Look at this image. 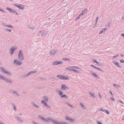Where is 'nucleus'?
<instances>
[{
	"instance_id": "f257e3e1",
	"label": "nucleus",
	"mask_w": 124,
	"mask_h": 124,
	"mask_svg": "<svg viewBox=\"0 0 124 124\" xmlns=\"http://www.w3.org/2000/svg\"><path fill=\"white\" fill-rule=\"evenodd\" d=\"M0 79L3 80H4L7 83L11 84L12 82V81L10 79H8L7 77L2 76L0 75Z\"/></svg>"
},
{
	"instance_id": "f03ea898",
	"label": "nucleus",
	"mask_w": 124,
	"mask_h": 124,
	"mask_svg": "<svg viewBox=\"0 0 124 124\" xmlns=\"http://www.w3.org/2000/svg\"><path fill=\"white\" fill-rule=\"evenodd\" d=\"M47 33V32L45 30H41L39 31L38 33V35L41 37L46 36Z\"/></svg>"
},
{
	"instance_id": "7ed1b4c3",
	"label": "nucleus",
	"mask_w": 124,
	"mask_h": 124,
	"mask_svg": "<svg viewBox=\"0 0 124 124\" xmlns=\"http://www.w3.org/2000/svg\"><path fill=\"white\" fill-rule=\"evenodd\" d=\"M18 57V59L21 60H23L24 59V57L23 54V52L21 50L19 51V54Z\"/></svg>"
},
{
	"instance_id": "20e7f679",
	"label": "nucleus",
	"mask_w": 124,
	"mask_h": 124,
	"mask_svg": "<svg viewBox=\"0 0 124 124\" xmlns=\"http://www.w3.org/2000/svg\"><path fill=\"white\" fill-rule=\"evenodd\" d=\"M0 68L1 70H1L2 71V72L4 73H5L7 75L9 76H10L11 75V73L10 72L7 71L2 67H0Z\"/></svg>"
},
{
	"instance_id": "39448f33",
	"label": "nucleus",
	"mask_w": 124,
	"mask_h": 124,
	"mask_svg": "<svg viewBox=\"0 0 124 124\" xmlns=\"http://www.w3.org/2000/svg\"><path fill=\"white\" fill-rule=\"evenodd\" d=\"M38 117L40 119L42 120L44 122L46 121V122H47V119L45 117L43 116H42L40 115H39L38 116Z\"/></svg>"
},
{
	"instance_id": "423d86ee",
	"label": "nucleus",
	"mask_w": 124,
	"mask_h": 124,
	"mask_svg": "<svg viewBox=\"0 0 124 124\" xmlns=\"http://www.w3.org/2000/svg\"><path fill=\"white\" fill-rule=\"evenodd\" d=\"M90 73L93 76L95 77L97 79H99L100 78V77L97 75L95 73L91 71H90Z\"/></svg>"
},
{
	"instance_id": "0eeeda50",
	"label": "nucleus",
	"mask_w": 124,
	"mask_h": 124,
	"mask_svg": "<svg viewBox=\"0 0 124 124\" xmlns=\"http://www.w3.org/2000/svg\"><path fill=\"white\" fill-rule=\"evenodd\" d=\"M37 72L36 71H31L30 72H29V73H28L27 74H26L24 76V77H27L29 75H31L32 74H33V73H36Z\"/></svg>"
},
{
	"instance_id": "6e6552de",
	"label": "nucleus",
	"mask_w": 124,
	"mask_h": 124,
	"mask_svg": "<svg viewBox=\"0 0 124 124\" xmlns=\"http://www.w3.org/2000/svg\"><path fill=\"white\" fill-rule=\"evenodd\" d=\"M15 46H13L10 48V51L11 55L13 54L14 50L16 49Z\"/></svg>"
},
{
	"instance_id": "1a4fd4ad",
	"label": "nucleus",
	"mask_w": 124,
	"mask_h": 124,
	"mask_svg": "<svg viewBox=\"0 0 124 124\" xmlns=\"http://www.w3.org/2000/svg\"><path fill=\"white\" fill-rule=\"evenodd\" d=\"M70 88L68 86H66L65 84H62V91L64 90L65 91L68 90Z\"/></svg>"
},
{
	"instance_id": "9d476101",
	"label": "nucleus",
	"mask_w": 124,
	"mask_h": 124,
	"mask_svg": "<svg viewBox=\"0 0 124 124\" xmlns=\"http://www.w3.org/2000/svg\"><path fill=\"white\" fill-rule=\"evenodd\" d=\"M14 5L15 6L17 7L18 8H19L20 9L23 10L24 8V6L22 5H17V4H15Z\"/></svg>"
},
{
	"instance_id": "9b49d317",
	"label": "nucleus",
	"mask_w": 124,
	"mask_h": 124,
	"mask_svg": "<svg viewBox=\"0 0 124 124\" xmlns=\"http://www.w3.org/2000/svg\"><path fill=\"white\" fill-rule=\"evenodd\" d=\"M14 63H16V64L21 65L22 64V62L21 61H18L17 60H15L14 61Z\"/></svg>"
},
{
	"instance_id": "f8f14e48",
	"label": "nucleus",
	"mask_w": 124,
	"mask_h": 124,
	"mask_svg": "<svg viewBox=\"0 0 124 124\" xmlns=\"http://www.w3.org/2000/svg\"><path fill=\"white\" fill-rule=\"evenodd\" d=\"M65 118L66 120H68L70 122H71L73 121H74V119H72L70 118L68 116H66L65 117Z\"/></svg>"
},
{
	"instance_id": "ddd939ff",
	"label": "nucleus",
	"mask_w": 124,
	"mask_h": 124,
	"mask_svg": "<svg viewBox=\"0 0 124 124\" xmlns=\"http://www.w3.org/2000/svg\"><path fill=\"white\" fill-rule=\"evenodd\" d=\"M56 51L54 50H52L50 52V54L51 55H54L56 54Z\"/></svg>"
},
{
	"instance_id": "4468645a",
	"label": "nucleus",
	"mask_w": 124,
	"mask_h": 124,
	"mask_svg": "<svg viewBox=\"0 0 124 124\" xmlns=\"http://www.w3.org/2000/svg\"><path fill=\"white\" fill-rule=\"evenodd\" d=\"M62 62L61 61H56L54 62H53V65H56L59 64H61L62 63Z\"/></svg>"
},
{
	"instance_id": "2eb2a0df",
	"label": "nucleus",
	"mask_w": 124,
	"mask_h": 124,
	"mask_svg": "<svg viewBox=\"0 0 124 124\" xmlns=\"http://www.w3.org/2000/svg\"><path fill=\"white\" fill-rule=\"evenodd\" d=\"M6 9L10 11V12H13L14 13H15L16 12V11L15 10L13 9L9 8L7 7Z\"/></svg>"
},
{
	"instance_id": "dca6fc26",
	"label": "nucleus",
	"mask_w": 124,
	"mask_h": 124,
	"mask_svg": "<svg viewBox=\"0 0 124 124\" xmlns=\"http://www.w3.org/2000/svg\"><path fill=\"white\" fill-rule=\"evenodd\" d=\"M87 11V9L86 8L85 9L81 12V15H83L85 14L86 13Z\"/></svg>"
},
{
	"instance_id": "f3484780",
	"label": "nucleus",
	"mask_w": 124,
	"mask_h": 124,
	"mask_svg": "<svg viewBox=\"0 0 124 124\" xmlns=\"http://www.w3.org/2000/svg\"><path fill=\"white\" fill-rule=\"evenodd\" d=\"M114 64L119 68H122V67L117 62H115L114 63Z\"/></svg>"
},
{
	"instance_id": "a211bd4d",
	"label": "nucleus",
	"mask_w": 124,
	"mask_h": 124,
	"mask_svg": "<svg viewBox=\"0 0 124 124\" xmlns=\"http://www.w3.org/2000/svg\"><path fill=\"white\" fill-rule=\"evenodd\" d=\"M53 123L54 124H61V123L57 121H56L55 120H54L53 121Z\"/></svg>"
},
{
	"instance_id": "6ab92c4d",
	"label": "nucleus",
	"mask_w": 124,
	"mask_h": 124,
	"mask_svg": "<svg viewBox=\"0 0 124 124\" xmlns=\"http://www.w3.org/2000/svg\"><path fill=\"white\" fill-rule=\"evenodd\" d=\"M47 122H48L49 121H52L53 122V121H54V120H53L52 118H51L48 117L47 118Z\"/></svg>"
},
{
	"instance_id": "aec40b11",
	"label": "nucleus",
	"mask_w": 124,
	"mask_h": 124,
	"mask_svg": "<svg viewBox=\"0 0 124 124\" xmlns=\"http://www.w3.org/2000/svg\"><path fill=\"white\" fill-rule=\"evenodd\" d=\"M62 61H68L69 62H70L71 61V60L67 58H62Z\"/></svg>"
},
{
	"instance_id": "412c9836",
	"label": "nucleus",
	"mask_w": 124,
	"mask_h": 124,
	"mask_svg": "<svg viewBox=\"0 0 124 124\" xmlns=\"http://www.w3.org/2000/svg\"><path fill=\"white\" fill-rule=\"evenodd\" d=\"M16 118L20 122L22 123L23 122V120L21 118H19L18 117H16Z\"/></svg>"
},
{
	"instance_id": "4be33fe9",
	"label": "nucleus",
	"mask_w": 124,
	"mask_h": 124,
	"mask_svg": "<svg viewBox=\"0 0 124 124\" xmlns=\"http://www.w3.org/2000/svg\"><path fill=\"white\" fill-rule=\"evenodd\" d=\"M72 69L73 68H72V66H71L69 67L66 68V69L69 70L73 71V69Z\"/></svg>"
},
{
	"instance_id": "5701e85b",
	"label": "nucleus",
	"mask_w": 124,
	"mask_h": 124,
	"mask_svg": "<svg viewBox=\"0 0 124 124\" xmlns=\"http://www.w3.org/2000/svg\"><path fill=\"white\" fill-rule=\"evenodd\" d=\"M62 79H64V80H68L69 78L67 76H62Z\"/></svg>"
},
{
	"instance_id": "b1692460",
	"label": "nucleus",
	"mask_w": 124,
	"mask_h": 124,
	"mask_svg": "<svg viewBox=\"0 0 124 124\" xmlns=\"http://www.w3.org/2000/svg\"><path fill=\"white\" fill-rule=\"evenodd\" d=\"M32 104L33 106L37 108H38L39 107V105H37L35 103H33Z\"/></svg>"
},
{
	"instance_id": "393cba45",
	"label": "nucleus",
	"mask_w": 124,
	"mask_h": 124,
	"mask_svg": "<svg viewBox=\"0 0 124 124\" xmlns=\"http://www.w3.org/2000/svg\"><path fill=\"white\" fill-rule=\"evenodd\" d=\"M57 93L60 95L61 96V97H62V92L61 91H58L57 90Z\"/></svg>"
},
{
	"instance_id": "a878e982",
	"label": "nucleus",
	"mask_w": 124,
	"mask_h": 124,
	"mask_svg": "<svg viewBox=\"0 0 124 124\" xmlns=\"http://www.w3.org/2000/svg\"><path fill=\"white\" fill-rule=\"evenodd\" d=\"M13 93L15 95L18 96H19L20 95L16 91H14L13 92Z\"/></svg>"
},
{
	"instance_id": "bb28decb",
	"label": "nucleus",
	"mask_w": 124,
	"mask_h": 124,
	"mask_svg": "<svg viewBox=\"0 0 124 124\" xmlns=\"http://www.w3.org/2000/svg\"><path fill=\"white\" fill-rule=\"evenodd\" d=\"M43 97L45 101H48L49 100L48 97L46 96H44Z\"/></svg>"
},
{
	"instance_id": "cd10ccee",
	"label": "nucleus",
	"mask_w": 124,
	"mask_h": 124,
	"mask_svg": "<svg viewBox=\"0 0 124 124\" xmlns=\"http://www.w3.org/2000/svg\"><path fill=\"white\" fill-rule=\"evenodd\" d=\"M28 27L29 29H31L32 30H33L35 29L34 27H31L30 26H28Z\"/></svg>"
},
{
	"instance_id": "c85d7f7f",
	"label": "nucleus",
	"mask_w": 124,
	"mask_h": 124,
	"mask_svg": "<svg viewBox=\"0 0 124 124\" xmlns=\"http://www.w3.org/2000/svg\"><path fill=\"white\" fill-rule=\"evenodd\" d=\"M89 93L90 94V95L93 98H95L96 97V96L94 95L93 93H92L90 92H89Z\"/></svg>"
},
{
	"instance_id": "c756f323",
	"label": "nucleus",
	"mask_w": 124,
	"mask_h": 124,
	"mask_svg": "<svg viewBox=\"0 0 124 124\" xmlns=\"http://www.w3.org/2000/svg\"><path fill=\"white\" fill-rule=\"evenodd\" d=\"M82 15L81 14L78 16L75 19V21H77L78 20L80 17V16Z\"/></svg>"
},
{
	"instance_id": "7c9ffc66",
	"label": "nucleus",
	"mask_w": 124,
	"mask_h": 124,
	"mask_svg": "<svg viewBox=\"0 0 124 124\" xmlns=\"http://www.w3.org/2000/svg\"><path fill=\"white\" fill-rule=\"evenodd\" d=\"M41 102L45 106H47V104L46 101H41Z\"/></svg>"
},
{
	"instance_id": "2f4dec72",
	"label": "nucleus",
	"mask_w": 124,
	"mask_h": 124,
	"mask_svg": "<svg viewBox=\"0 0 124 124\" xmlns=\"http://www.w3.org/2000/svg\"><path fill=\"white\" fill-rule=\"evenodd\" d=\"M12 105L13 107V108H14V109L15 111H16V107L15 105L13 103H12Z\"/></svg>"
},
{
	"instance_id": "473e14b6",
	"label": "nucleus",
	"mask_w": 124,
	"mask_h": 124,
	"mask_svg": "<svg viewBox=\"0 0 124 124\" xmlns=\"http://www.w3.org/2000/svg\"><path fill=\"white\" fill-rule=\"evenodd\" d=\"M80 104L82 108L85 109V107L84 105H83L82 103H80Z\"/></svg>"
},
{
	"instance_id": "72a5a7b5",
	"label": "nucleus",
	"mask_w": 124,
	"mask_h": 124,
	"mask_svg": "<svg viewBox=\"0 0 124 124\" xmlns=\"http://www.w3.org/2000/svg\"><path fill=\"white\" fill-rule=\"evenodd\" d=\"M73 71H74L77 73H80V72L79 71V70H78L73 69Z\"/></svg>"
},
{
	"instance_id": "f704fd0d",
	"label": "nucleus",
	"mask_w": 124,
	"mask_h": 124,
	"mask_svg": "<svg viewBox=\"0 0 124 124\" xmlns=\"http://www.w3.org/2000/svg\"><path fill=\"white\" fill-rule=\"evenodd\" d=\"M65 98L67 99L68 98V97L65 94L62 95V98Z\"/></svg>"
},
{
	"instance_id": "c9c22d12",
	"label": "nucleus",
	"mask_w": 124,
	"mask_h": 124,
	"mask_svg": "<svg viewBox=\"0 0 124 124\" xmlns=\"http://www.w3.org/2000/svg\"><path fill=\"white\" fill-rule=\"evenodd\" d=\"M72 68L73 69H80V68L77 67V66H72Z\"/></svg>"
},
{
	"instance_id": "e433bc0d",
	"label": "nucleus",
	"mask_w": 124,
	"mask_h": 124,
	"mask_svg": "<svg viewBox=\"0 0 124 124\" xmlns=\"http://www.w3.org/2000/svg\"><path fill=\"white\" fill-rule=\"evenodd\" d=\"M113 85L114 86H115L116 87H117V88L119 87V86L118 85L114 84H113Z\"/></svg>"
},
{
	"instance_id": "4c0bfd02",
	"label": "nucleus",
	"mask_w": 124,
	"mask_h": 124,
	"mask_svg": "<svg viewBox=\"0 0 124 124\" xmlns=\"http://www.w3.org/2000/svg\"><path fill=\"white\" fill-rule=\"evenodd\" d=\"M105 31L104 30V29H103L101 31H100L99 33V34H101L103 32H104Z\"/></svg>"
},
{
	"instance_id": "58836bf2",
	"label": "nucleus",
	"mask_w": 124,
	"mask_h": 124,
	"mask_svg": "<svg viewBox=\"0 0 124 124\" xmlns=\"http://www.w3.org/2000/svg\"><path fill=\"white\" fill-rule=\"evenodd\" d=\"M57 77L61 79H62V75H58L57 76Z\"/></svg>"
},
{
	"instance_id": "ea45409f",
	"label": "nucleus",
	"mask_w": 124,
	"mask_h": 124,
	"mask_svg": "<svg viewBox=\"0 0 124 124\" xmlns=\"http://www.w3.org/2000/svg\"><path fill=\"white\" fill-rule=\"evenodd\" d=\"M5 26L7 27H10V28H12L13 27L11 25H5Z\"/></svg>"
},
{
	"instance_id": "a19ab883",
	"label": "nucleus",
	"mask_w": 124,
	"mask_h": 124,
	"mask_svg": "<svg viewBox=\"0 0 124 124\" xmlns=\"http://www.w3.org/2000/svg\"><path fill=\"white\" fill-rule=\"evenodd\" d=\"M96 69H97L98 70H99L100 71H103V70L101 68H99L97 67Z\"/></svg>"
},
{
	"instance_id": "79ce46f5",
	"label": "nucleus",
	"mask_w": 124,
	"mask_h": 124,
	"mask_svg": "<svg viewBox=\"0 0 124 124\" xmlns=\"http://www.w3.org/2000/svg\"><path fill=\"white\" fill-rule=\"evenodd\" d=\"M99 110L101 111H102L103 112H104L105 110H104L102 108H99Z\"/></svg>"
},
{
	"instance_id": "37998d69",
	"label": "nucleus",
	"mask_w": 124,
	"mask_h": 124,
	"mask_svg": "<svg viewBox=\"0 0 124 124\" xmlns=\"http://www.w3.org/2000/svg\"><path fill=\"white\" fill-rule=\"evenodd\" d=\"M14 91L12 90V89H10L9 90V92L11 93H13Z\"/></svg>"
},
{
	"instance_id": "c03bdc74",
	"label": "nucleus",
	"mask_w": 124,
	"mask_h": 124,
	"mask_svg": "<svg viewBox=\"0 0 124 124\" xmlns=\"http://www.w3.org/2000/svg\"><path fill=\"white\" fill-rule=\"evenodd\" d=\"M105 113H106L107 114H109V112L107 110H105Z\"/></svg>"
},
{
	"instance_id": "a18cd8bd",
	"label": "nucleus",
	"mask_w": 124,
	"mask_h": 124,
	"mask_svg": "<svg viewBox=\"0 0 124 124\" xmlns=\"http://www.w3.org/2000/svg\"><path fill=\"white\" fill-rule=\"evenodd\" d=\"M92 61L93 62H94L95 63H96L97 62V61L95 59H93L92 60Z\"/></svg>"
},
{
	"instance_id": "49530a36",
	"label": "nucleus",
	"mask_w": 124,
	"mask_h": 124,
	"mask_svg": "<svg viewBox=\"0 0 124 124\" xmlns=\"http://www.w3.org/2000/svg\"><path fill=\"white\" fill-rule=\"evenodd\" d=\"M99 95L100 98L102 99V97L101 96V95L100 94V93H99Z\"/></svg>"
},
{
	"instance_id": "de8ad7c7",
	"label": "nucleus",
	"mask_w": 124,
	"mask_h": 124,
	"mask_svg": "<svg viewBox=\"0 0 124 124\" xmlns=\"http://www.w3.org/2000/svg\"><path fill=\"white\" fill-rule=\"evenodd\" d=\"M120 102L121 103L123 104V105H122L123 106H124V102H123V101H118V102Z\"/></svg>"
},
{
	"instance_id": "09e8293b",
	"label": "nucleus",
	"mask_w": 124,
	"mask_h": 124,
	"mask_svg": "<svg viewBox=\"0 0 124 124\" xmlns=\"http://www.w3.org/2000/svg\"><path fill=\"white\" fill-rule=\"evenodd\" d=\"M40 79L42 80H45V79L43 78H40Z\"/></svg>"
},
{
	"instance_id": "8fccbe9b",
	"label": "nucleus",
	"mask_w": 124,
	"mask_h": 124,
	"mask_svg": "<svg viewBox=\"0 0 124 124\" xmlns=\"http://www.w3.org/2000/svg\"><path fill=\"white\" fill-rule=\"evenodd\" d=\"M91 66H92V67H93V68H95L96 69V68H97V67H95V66H94V65H91Z\"/></svg>"
},
{
	"instance_id": "3c124183",
	"label": "nucleus",
	"mask_w": 124,
	"mask_h": 124,
	"mask_svg": "<svg viewBox=\"0 0 124 124\" xmlns=\"http://www.w3.org/2000/svg\"><path fill=\"white\" fill-rule=\"evenodd\" d=\"M120 62H121L123 63L124 62V60H120Z\"/></svg>"
},
{
	"instance_id": "603ef678",
	"label": "nucleus",
	"mask_w": 124,
	"mask_h": 124,
	"mask_svg": "<svg viewBox=\"0 0 124 124\" xmlns=\"http://www.w3.org/2000/svg\"><path fill=\"white\" fill-rule=\"evenodd\" d=\"M0 11H1L2 12H3V13H5V12L4 11L2 10V9H1L0 8Z\"/></svg>"
},
{
	"instance_id": "864d4df0",
	"label": "nucleus",
	"mask_w": 124,
	"mask_h": 124,
	"mask_svg": "<svg viewBox=\"0 0 124 124\" xmlns=\"http://www.w3.org/2000/svg\"><path fill=\"white\" fill-rule=\"evenodd\" d=\"M96 63H97V64L98 65H100V66H101V64L99 62H97Z\"/></svg>"
},
{
	"instance_id": "5fc2aeb1",
	"label": "nucleus",
	"mask_w": 124,
	"mask_h": 124,
	"mask_svg": "<svg viewBox=\"0 0 124 124\" xmlns=\"http://www.w3.org/2000/svg\"><path fill=\"white\" fill-rule=\"evenodd\" d=\"M6 30H7L8 31H9L10 32H11L12 31L11 30H10L8 29H6Z\"/></svg>"
},
{
	"instance_id": "6e6d98bb",
	"label": "nucleus",
	"mask_w": 124,
	"mask_h": 124,
	"mask_svg": "<svg viewBox=\"0 0 124 124\" xmlns=\"http://www.w3.org/2000/svg\"><path fill=\"white\" fill-rule=\"evenodd\" d=\"M118 55V54H116V55L114 56H113V58H116L117 56Z\"/></svg>"
},
{
	"instance_id": "4d7b16f0",
	"label": "nucleus",
	"mask_w": 124,
	"mask_h": 124,
	"mask_svg": "<svg viewBox=\"0 0 124 124\" xmlns=\"http://www.w3.org/2000/svg\"><path fill=\"white\" fill-rule=\"evenodd\" d=\"M46 106L47 107V108H51L50 106L49 105H47V106Z\"/></svg>"
},
{
	"instance_id": "13d9d810",
	"label": "nucleus",
	"mask_w": 124,
	"mask_h": 124,
	"mask_svg": "<svg viewBox=\"0 0 124 124\" xmlns=\"http://www.w3.org/2000/svg\"><path fill=\"white\" fill-rule=\"evenodd\" d=\"M97 124H102V123L99 121H97Z\"/></svg>"
},
{
	"instance_id": "bf43d9fd",
	"label": "nucleus",
	"mask_w": 124,
	"mask_h": 124,
	"mask_svg": "<svg viewBox=\"0 0 124 124\" xmlns=\"http://www.w3.org/2000/svg\"><path fill=\"white\" fill-rule=\"evenodd\" d=\"M98 19H99V17L98 16L97 17L96 19V22L97 21H98Z\"/></svg>"
},
{
	"instance_id": "052dcab7",
	"label": "nucleus",
	"mask_w": 124,
	"mask_h": 124,
	"mask_svg": "<svg viewBox=\"0 0 124 124\" xmlns=\"http://www.w3.org/2000/svg\"><path fill=\"white\" fill-rule=\"evenodd\" d=\"M62 124H68V123H66L65 122H63Z\"/></svg>"
},
{
	"instance_id": "680f3d73",
	"label": "nucleus",
	"mask_w": 124,
	"mask_h": 124,
	"mask_svg": "<svg viewBox=\"0 0 124 124\" xmlns=\"http://www.w3.org/2000/svg\"><path fill=\"white\" fill-rule=\"evenodd\" d=\"M104 29V31H105L107 29V28H105L103 29Z\"/></svg>"
},
{
	"instance_id": "e2e57ef3",
	"label": "nucleus",
	"mask_w": 124,
	"mask_h": 124,
	"mask_svg": "<svg viewBox=\"0 0 124 124\" xmlns=\"http://www.w3.org/2000/svg\"><path fill=\"white\" fill-rule=\"evenodd\" d=\"M111 100H113V101H114V99L113 98H112V97H111Z\"/></svg>"
},
{
	"instance_id": "0e129e2a",
	"label": "nucleus",
	"mask_w": 124,
	"mask_h": 124,
	"mask_svg": "<svg viewBox=\"0 0 124 124\" xmlns=\"http://www.w3.org/2000/svg\"><path fill=\"white\" fill-rule=\"evenodd\" d=\"M33 124H38L36 123L34 121L33 122Z\"/></svg>"
},
{
	"instance_id": "69168bd1",
	"label": "nucleus",
	"mask_w": 124,
	"mask_h": 124,
	"mask_svg": "<svg viewBox=\"0 0 124 124\" xmlns=\"http://www.w3.org/2000/svg\"><path fill=\"white\" fill-rule=\"evenodd\" d=\"M121 36L124 38V33L122 34Z\"/></svg>"
},
{
	"instance_id": "338daca9",
	"label": "nucleus",
	"mask_w": 124,
	"mask_h": 124,
	"mask_svg": "<svg viewBox=\"0 0 124 124\" xmlns=\"http://www.w3.org/2000/svg\"><path fill=\"white\" fill-rule=\"evenodd\" d=\"M120 55L122 57H123L124 56V55L123 54H121Z\"/></svg>"
},
{
	"instance_id": "774afa93",
	"label": "nucleus",
	"mask_w": 124,
	"mask_h": 124,
	"mask_svg": "<svg viewBox=\"0 0 124 124\" xmlns=\"http://www.w3.org/2000/svg\"><path fill=\"white\" fill-rule=\"evenodd\" d=\"M122 19H124V16H122Z\"/></svg>"
}]
</instances>
